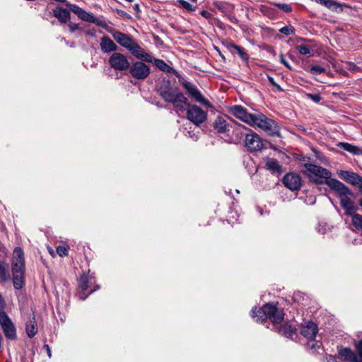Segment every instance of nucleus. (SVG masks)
<instances>
[{
  "mask_svg": "<svg viewBox=\"0 0 362 362\" xmlns=\"http://www.w3.org/2000/svg\"><path fill=\"white\" fill-rule=\"evenodd\" d=\"M108 62L110 66L117 71H125L129 67V62L127 58L122 54L114 52L110 57Z\"/></svg>",
  "mask_w": 362,
  "mask_h": 362,
  "instance_id": "obj_9",
  "label": "nucleus"
},
{
  "mask_svg": "<svg viewBox=\"0 0 362 362\" xmlns=\"http://www.w3.org/2000/svg\"><path fill=\"white\" fill-rule=\"evenodd\" d=\"M214 6L224 14L230 13L234 6L228 2L216 1L213 3Z\"/></svg>",
  "mask_w": 362,
  "mask_h": 362,
  "instance_id": "obj_26",
  "label": "nucleus"
},
{
  "mask_svg": "<svg viewBox=\"0 0 362 362\" xmlns=\"http://www.w3.org/2000/svg\"><path fill=\"white\" fill-rule=\"evenodd\" d=\"M266 309H267L268 317L272 322H281L284 317V310L279 308L274 303L266 304Z\"/></svg>",
  "mask_w": 362,
  "mask_h": 362,
  "instance_id": "obj_15",
  "label": "nucleus"
},
{
  "mask_svg": "<svg viewBox=\"0 0 362 362\" xmlns=\"http://www.w3.org/2000/svg\"><path fill=\"white\" fill-rule=\"evenodd\" d=\"M0 278L2 281H6L9 279V274L6 271L4 264L0 261Z\"/></svg>",
  "mask_w": 362,
  "mask_h": 362,
  "instance_id": "obj_37",
  "label": "nucleus"
},
{
  "mask_svg": "<svg viewBox=\"0 0 362 362\" xmlns=\"http://www.w3.org/2000/svg\"><path fill=\"white\" fill-rule=\"evenodd\" d=\"M44 347L45 348V349L47 351L49 358H51L52 354H51V350H50L49 346L47 344H45Z\"/></svg>",
  "mask_w": 362,
  "mask_h": 362,
  "instance_id": "obj_56",
  "label": "nucleus"
},
{
  "mask_svg": "<svg viewBox=\"0 0 362 362\" xmlns=\"http://www.w3.org/2000/svg\"><path fill=\"white\" fill-rule=\"evenodd\" d=\"M25 330L28 336L30 338L33 337L37 332V327L35 317H33L30 321L26 323Z\"/></svg>",
  "mask_w": 362,
  "mask_h": 362,
  "instance_id": "obj_31",
  "label": "nucleus"
},
{
  "mask_svg": "<svg viewBox=\"0 0 362 362\" xmlns=\"http://www.w3.org/2000/svg\"><path fill=\"white\" fill-rule=\"evenodd\" d=\"M57 252L60 257H64L68 255V250L64 246H59L57 247Z\"/></svg>",
  "mask_w": 362,
  "mask_h": 362,
  "instance_id": "obj_43",
  "label": "nucleus"
},
{
  "mask_svg": "<svg viewBox=\"0 0 362 362\" xmlns=\"http://www.w3.org/2000/svg\"><path fill=\"white\" fill-rule=\"evenodd\" d=\"M182 86L185 89L187 93L191 97L195 102H197L207 108H214L213 105L204 97L199 90L190 82L185 81L182 82Z\"/></svg>",
  "mask_w": 362,
  "mask_h": 362,
  "instance_id": "obj_6",
  "label": "nucleus"
},
{
  "mask_svg": "<svg viewBox=\"0 0 362 362\" xmlns=\"http://www.w3.org/2000/svg\"><path fill=\"white\" fill-rule=\"evenodd\" d=\"M352 216V223L358 229L362 230V215L354 214Z\"/></svg>",
  "mask_w": 362,
  "mask_h": 362,
  "instance_id": "obj_35",
  "label": "nucleus"
},
{
  "mask_svg": "<svg viewBox=\"0 0 362 362\" xmlns=\"http://www.w3.org/2000/svg\"><path fill=\"white\" fill-rule=\"evenodd\" d=\"M53 14L62 23H68L71 18L69 11L59 6L53 10Z\"/></svg>",
  "mask_w": 362,
  "mask_h": 362,
  "instance_id": "obj_22",
  "label": "nucleus"
},
{
  "mask_svg": "<svg viewBox=\"0 0 362 362\" xmlns=\"http://www.w3.org/2000/svg\"><path fill=\"white\" fill-rule=\"evenodd\" d=\"M5 308V301L4 298H2L1 295L0 294V312L4 311Z\"/></svg>",
  "mask_w": 362,
  "mask_h": 362,
  "instance_id": "obj_54",
  "label": "nucleus"
},
{
  "mask_svg": "<svg viewBox=\"0 0 362 362\" xmlns=\"http://www.w3.org/2000/svg\"><path fill=\"white\" fill-rule=\"evenodd\" d=\"M245 145L250 151H261L264 146L261 137L253 132L245 135Z\"/></svg>",
  "mask_w": 362,
  "mask_h": 362,
  "instance_id": "obj_10",
  "label": "nucleus"
},
{
  "mask_svg": "<svg viewBox=\"0 0 362 362\" xmlns=\"http://www.w3.org/2000/svg\"><path fill=\"white\" fill-rule=\"evenodd\" d=\"M323 362H337L335 357L332 355L326 356Z\"/></svg>",
  "mask_w": 362,
  "mask_h": 362,
  "instance_id": "obj_50",
  "label": "nucleus"
},
{
  "mask_svg": "<svg viewBox=\"0 0 362 362\" xmlns=\"http://www.w3.org/2000/svg\"><path fill=\"white\" fill-rule=\"evenodd\" d=\"M69 30L71 33L75 32L77 30H79V25L74 23H69L68 24Z\"/></svg>",
  "mask_w": 362,
  "mask_h": 362,
  "instance_id": "obj_47",
  "label": "nucleus"
},
{
  "mask_svg": "<svg viewBox=\"0 0 362 362\" xmlns=\"http://www.w3.org/2000/svg\"><path fill=\"white\" fill-rule=\"evenodd\" d=\"M95 283L94 278L88 275H82L78 280L79 287L83 291H87Z\"/></svg>",
  "mask_w": 362,
  "mask_h": 362,
  "instance_id": "obj_25",
  "label": "nucleus"
},
{
  "mask_svg": "<svg viewBox=\"0 0 362 362\" xmlns=\"http://www.w3.org/2000/svg\"><path fill=\"white\" fill-rule=\"evenodd\" d=\"M318 230L319 232H321L322 233H325V229H320V228H318Z\"/></svg>",
  "mask_w": 362,
  "mask_h": 362,
  "instance_id": "obj_61",
  "label": "nucleus"
},
{
  "mask_svg": "<svg viewBox=\"0 0 362 362\" xmlns=\"http://www.w3.org/2000/svg\"><path fill=\"white\" fill-rule=\"evenodd\" d=\"M112 37L119 45L127 49L134 41V40L127 34L118 31L115 32L112 34Z\"/></svg>",
  "mask_w": 362,
  "mask_h": 362,
  "instance_id": "obj_20",
  "label": "nucleus"
},
{
  "mask_svg": "<svg viewBox=\"0 0 362 362\" xmlns=\"http://www.w3.org/2000/svg\"><path fill=\"white\" fill-rule=\"evenodd\" d=\"M86 35L95 37H96V30L94 28L88 29L86 32Z\"/></svg>",
  "mask_w": 362,
  "mask_h": 362,
  "instance_id": "obj_49",
  "label": "nucleus"
},
{
  "mask_svg": "<svg viewBox=\"0 0 362 362\" xmlns=\"http://www.w3.org/2000/svg\"><path fill=\"white\" fill-rule=\"evenodd\" d=\"M268 80L272 86L276 85V82L272 76H268Z\"/></svg>",
  "mask_w": 362,
  "mask_h": 362,
  "instance_id": "obj_57",
  "label": "nucleus"
},
{
  "mask_svg": "<svg viewBox=\"0 0 362 362\" xmlns=\"http://www.w3.org/2000/svg\"><path fill=\"white\" fill-rule=\"evenodd\" d=\"M284 185L292 191L298 190L302 185L301 177L299 175L290 173L285 175L283 179Z\"/></svg>",
  "mask_w": 362,
  "mask_h": 362,
  "instance_id": "obj_14",
  "label": "nucleus"
},
{
  "mask_svg": "<svg viewBox=\"0 0 362 362\" xmlns=\"http://www.w3.org/2000/svg\"><path fill=\"white\" fill-rule=\"evenodd\" d=\"M229 120H230V118L226 115L217 116L213 123V127L216 132L218 134L229 132L231 127Z\"/></svg>",
  "mask_w": 362,
  "mask_h": 362,
  "instance_id": "obj_11",
  "label": "nucleus"
},
{
  "mask_svg": "<svg viewBox=\"0 0 362 362\" xmlns=\"http://www.w3.org/2000/svg\"><path fill=\"white\" fill-rule=\"evenodd\" d=\"M339 175L346 181L354 185L359 184L362 180V177L356 173L346 170H341Z\"/></svg>",
  "mask_w": 362,
  "mask_h": 362,
  "instance_id": "obj_23",
  "label": "nucleus"
},
{
  "mask_svg": "<svg viewBox=\"0 0 362 362\" xmlns=\"http://www.w3.org/2000/svg\"><path fill=\"white\" fill-rule=\"evenodd\" d=\"M67 6L69 7V10L76 14L78 16H79L80 13L81 12L82 9L78 6L76 4H68Z\"/></svg>",
  "mask_w": 362,
  "mask_h": 362,
  "instance_id": "obj_41",
  "label": "nucleus"
},
{
  "mask_svg": "<svg viewBox=\"0 0 362 362\" xmlns=\"http://www.w3.org/2000/svg\"><path fill=\"white\" fill-rule=\"evenodd\" d=\"M296 49L298 50V52L303 55L309 54H310V48L308 45H298L296 47Z\"/></svg>",
  "mask_w": 362,
  "mask_h": 362,
  "instance_id": "obj_38",
  "label": "nucleus"
},
{
  "mask_svg": "<svg viewBox=\"0 0 362 362\" xmlns=\"http://www.w3.org/2000/svg\"><path fill=\"white\" fill-rule=\"evenodd\" d=\"M100 47L104 53L116 52L118 49L117 45L107 36L100 39Z\"/></svg>",
  "mask_w": 362,
  "mask_h": 362,
  "instance_id": "obj_18",
  "label": "nucleus"
},
{
  "mask_svg": "<svg viewBox=\"0 0 362 362\" xmlns=\"http://www.w3.org/2000/svg\"><path fill=\"white\" fill-rule=\"evenodd\" d=\"M134 6H135V8H137L139 6H138V4H136Z\"/></svg>",
  "mask_w": 362,
  "mask_h": 362,
  "instance_id": "obj_64",
  "label": "nucleus"
},
{
  "mask_svg": "<svg viewBox=\"0 0 362 362\" xmlns=\"http://www.w3.org/2000/svg\"><path fill=\"white\" fill-rule=\"evenodd\" d=\"M231 47L233 48L237 52V53L239 54V56L241 57L243 60H248V54L243 50V48L234 44L231 45Z\"/></svg>",
  "mask_w": 362,
  "mask_h": 362,
  "instance_id": "obj_36",
  "label": "nucleus"
},
{
  "mask_svg": "<svg viewBox=\"0 0 362 362\" xmlns=\"http://www.w3.org/2000/svg\"><path fill=\"white\" fill-rule=\"evenodd\" d=\"M280 61L281 62L285 65L287 68H288L289 69H291V67L290 66V64H288V62L285 59L284 57L283 54H281L280 55Z\"/></svg>",
  "mask_w": 362,
  "mask_h": 362,
  "instance_id": "obj_51",
  "label": "nucleus"
},
{
  "mask_svg": "<svg viewBox=\"0 0 362 362\" xmlns=\"http://www.w3.org/2000/svg\"><path fill=\"white\" fill-rule=\"evenodd\" d=\"M155 64L160 70L167 73H170L173 70V69L162 59H156Z\"/></svg>",
  "mask_w": 362,
  "mask_h": 362,
  "instance_id": "obj_33",
  "label": "nucleus"
},
{
  "mask_svg": "<svg viewBox=\"0 0 362 362\" xmlns=\"http://www.w3.org/2000/svg\"><path fill=\"white\" fill-rule=\"evenodd\" d=\"M3 338L1 334H0V348L1 347V342H2Z\"/></svg>",
  "mask_w": 362,
  "mask_h": 362,
  "instance_id": "obj_62",
  "label": "nucleus"
},
{
  "mask_svg": "<svg viewBox=\"0 0 362 362\" xmlns=\"http://www.w3.org/2000/svg\"><path fill=\"white\" fill-rule=\"evenodd\" d=\"M276 329L279 333L288 338L293 337V336L296 334L295 329L288 323L283 324L279 327H277Z\"/></svg>",
  "mask_w": 362,
  "mask_h": 362,
  "instance_id": "obj_28",
  "label": "nucleus"
},
{
  "mask_svg": "<svg viewBox=\"0 0 362 362\" xmlns=\"http://www.w3.org/2000/svg\"><path fill=\"white\" fill-rule=\"evenodd\" d=\"M351 193L349 190L348 193H342L339 196L340 204L342 208L344 209L345 214L349 216L353 215L356 210L354 203L351 200Z\"/></svg>",
  "mask_w": 362,
  "mask_h": 362,
  "instance_id": "obj_17",
  "label": "nucleus"
},
{
  "mask_svg": "<svg viewBox=\"0 0 362 362\" xmlns=\"http://www.w3.org/2000/svg\"><path fill=\"white\" fill-rule=\"evenodd\" d=\"M0 327L7 339L14 341L17 339L16 328L4 311L0 312Z\"/></svg>",
  "mask_w": 362,
  "mask_h": 362,
  "instance_id": "obj_5",
  "label": "nucleus"
},
{
  "mask_svg": "<svg viewBox=\"0 0 362 362\" xmlns=\"http://www.w3.org/2000/svg\"><path fill=\"white\" fill-rule=\"evenodd\" d=\"M338 351L344 361L346 362H358V356L350 348L340 347Z\"/></svg>",
  "mask_w": 362,
  "mask_h": 362,
  "instance_id": "obj_21",
  "label": "nucleus"
},
{
  "mask_svg": "<svg viewBox=\"0 0 362 362\" xmlns=\"http://www.w3.org/2000/svg\"><path fill=\"white\" fill-rule=\"evenodd\" d=\"M356 349L358 354V362H362V340L356 344Z\"/></svg>",
  "mask_w": 362,
  "mask_h": 362,
  "instance_id": "obj_44",
  "label": "nucleus"
},
{
  "mask_svg": "<svg viewBox=\"0 0 362 362\" xmlns=\"http://www.w3.org/2000/svg\"><path fill=\"white\" fill-rule=\"evenodd\" d=\"M158 92L160 96L165 102L172 103L177 111H185L187 98L178 90L169 84H165L159 88Z\"/></svg>",
  "mask_w": 362,
  "mask_h": 362,
  "instance_id": "obj_1",
  "label": "nucleus"
},
{
  "mask_svg": "<svg viewBox=\"0 0 362 362\" xmlns=\"http://www.w3.org/2000/svg\"><path fill=\"white\" fill-rule=\"evenodd\" d=\"M346 68L352 71H357L359 70V68L352 62H347Z\"/></svg>",
  "mask_w": 362,
  "mask_h": 362,
  "instance_id": "obj_45",
  "label": "nucleus"
},
{
  "mask_svg": "<svg viewBox=\"0 0 362 362\" xmlns=\"http://www.w3.org/2000/svg\"><path fill=\"white\" fill-rule=\"evenodd\" d=\"M98 288H99V286H96V288L91 289V290L90 291V292H89L88 294H86V295H85V294H84V293H79V295H78V296H79V298H80L81 299H82V300H85V299L87 298V296H88L90 293H91L92 292H93L94 291H95V290H96V289H98Z\"/></svg>",
  "mask_w": 362,
  "mask_h": 362,
  "instance_id": "obj_52",
  "label": "nucleus"
},
{
  "mask_svg": "<svg viewBox=\"0 0 362 362\" xmlns=\"http://www.w3.org/2000/svg\"><path fill=\"white\" fill-rule=\"evenodd\" d=\"M295 30L293 27L284 26L279 30V32L286 35H291L294 33Z\"/></svg>",
  "mask_w": 362,
  "mask_h": 362,
  "instance_id": "obj_42",
  "label": "nucleus"
},
{
  "mask_svg": "<svg viewBox=\"0 0 362 362\" xmlns=\"http://www.w3.org/2000/svg\"><path fill=\"white\" fill-rule=\"evenodd\" d=\"M304 167L303 174L315 184H324L326 182V179L329 178L332 175L331 172L327 169L313 163H305Z\"/></svg>",
  "mask_w": 362,
  "mask_h": 362,
  "instance_id": "obj_2",
  "label": "nucleus"
},
{
  "mask_svg": "<svg viewBox=\"0 0 362 362\" xmlns=\"http://www.w3.org/2000/svg\"><path fill=\"white\" fill-rule=\"evenodd\" d=\"M317 332V326L313 322H305L301 325L300 334L311 341V344L308 343V346H310L311 349H314L315 347L314 341Z\"/></svg>",
  "mask_w": 362,
  "mask_h": 362,
  "instance_id": "obj_8",
  "label": "nucleus"
},
{
  "mask_svg": "<svg viewBox=\"0 0 362 362\" xmlns=\"http://www.w3.org/2000/svg\"><path fill=\"white\" fill-rule=\"evenodd\" d=\"M95 23H96L97 25H98L103 28H105V26H106V24L104 21H98L97 18H96V22Z\"/></svg>",
  "mask_w": 362,
  "mask_h": 362,
  "instance_id": "obj_55",
  "label": "nucleus"
},
{
  "mask_svg": "<svg viewBox=\"0 0 362 362\" xmlns=\"http://www.w3.org/2000/svg\"><path fill=\"white\" fill-rule=\"evenodd\" d=\"M117 13L119 16L124 18H127V19H130L131 18V16L129 14H128L127 12H125L123 10H119L117 9Z\"/></svg>",
  "mask_w": 362,
  "mask_h": 362,
  "instance_id": "obj_48",
  "label": "nucleus"
},
{
  "mask_svg": "<svg viewBox=\"0 0 362 362\" xmlns=\"http://www.w3.org/2000/svg\"><path fill=\"white\" fill-rule=\"evenodd\" d=\"M177 5L188 11H194L196 9V6L192 5L185 0H177Z\"/></svg>",
  "mask_w": 362,
  "mask_h": 362,
  "instance_id": "obj_34",
  "label": "nucleus"
},
{
  "mask_svg": "<svg viewBox=\"0 0 362 362\" xmlns=\"http://www.w3.org/2000/svg\"><path fill=\"white\" fill-rule=\"evenodd\" d=\"M238 127H240H240H243V128L244 127V126H243L242 124H238Z\"/></svg>",
  "mask_w": 362,
  "mask_h": 362,
  "instance_id": "obj_63",
  "label": "nucleus"
},
{
  "mask_svg": "<svg viewBox=\"0 0 362 362\" xmlns=\"http://www.w3.org/2000/svg\"><path fill=\"white\" fill-rule=\"evenodd\" d=\"M266 168L273 173H282V167L279 161L274 158H269L266 162Z\"/></svg>",
  "mask_w": 362,
  "mask_h": 362,
  "instance_id": "obj_29",
  "label": "nucleus"
},
{
  "mask_svg": "<svg viewBox=\"0 0 362 362\" xmlns=\"http://www.w3.org/2000/svg\"><path fill=\"white\" fill-rule=\"evenodd\" d=\"M79 18L84 21H87L89 23H95L96 22V18L95 16L91 13L86 11L85 10L82 9L81 12L80 13L79 16H78Z\"/></svg>",
  "mask_w": 362,
  "mask_h": 362,
  "instance_id": "obj_32",
  "label": "nucleus"
},
{
  "mask_svg": "<svg viewBox=\"0 0 362 362\" xmlns=\"http://www.w3.org/2000/svg\"><path fill=\"white\" fill-rule=\"evenodd\" d=\"M13 286L16 289H21L24 285V271L13 272Z\"/></svg>",
  "mask_w": 362,
  "mask_h": 362,
  "instance_id": "obj_30",
  "label": "nucleus"
},
{
  "mask_svg": "<svg viewBox=\"0 0 362 362\" xmlns=\"http://www.w3.org/2000/svg\"><path fill=\"white\" fill-rule=\"evenodd\" d=\"M200 13L202 16H203L206 19H209L211 17V14L209 11L205 10L202 11Z\"/></svg>",
  "mask_w": 362,
  "mask_h": 362,
  "instance_id": "obj_53",
  "label": "nucleus"
},
{
  "mask_svg": "<svg viewBox=\"0 0 362 362\" xmlns=\"http://www.w3.org/2000/svg\"><path fill=\"white\" fill-rule=\"evenodd\" d=\"M185 110L187 119L196 126L203 124L207 119V112L196 105H189L187 103Z\"/></svg>",
  "mask_w": 362,
  "mask_h": 362,
  "instance_id": "obj_4",
  "label": "nucleus"
},
{
  "mask_svg": "<svg viewBox=\"0 0 362 362\" xmlns=\"http://www.w3.org/2000/svg\"><path fill=\"white\" fill-rule=\"evenodd\" d=\"M251 127H257L272 136L279 135V128L274 120L269 119L263 114H253Z\"/></svg>",
  "mask_w": 362,
  "mask_h": 362,
  "instance_id": "obj_3",
  "label": "nucleus"
},
{
  "mask_svg": "<svg viewBox=\"0 0 362 362\" xmlns=\"http://www.w3.org/2000/svg\"><path fill=\"white\" fill-rule=\"evenodd\" d=\"M308 97L309 98H310L311 100H313L315 103H318L321 100V97L318 94L313 95V94L309 93V94H308Z\"/></svg>",
  "mask_w": 362,
  "mask_h": 362,
  "instance_id": "obj_46",
  "label": "nucleus"
},
{
  "mask_svg": "<svg viewBox=\"0 0 362 362\" xmlns=\"http://www.w3.org/2000/svg\"><path fill=\"white\" fill-rule=\"evenodd\" d=\"M274 6L281 8L282 11L285 12H291L292 10L291 6L289 4H277V3H273L272 4Z\"/></svg>",
  "mask_w": 362,
  "mask_h": 362,
  "instance_id": "obj_39",
  "label": "nucleus"
},
{
  "mask_svg": "<svg viewBox=\"0 0 362 362\" xmlns=\"http://www.w3.org/2000/svg\"><path fill=\"white\" fill-rule=\"evenodd\" d=\"M358 185H359L360 192L362 193V180H361V182Z\"/></svg>",
  "mask_w": 362,
  "mask_h": 362,
  "instance_id": "obj_60",
  "label": "nucleus"
},
{
  "mask_svg": "<svg viewBox=\"0 0 362 362\" xmlns=\"http://www.w3.org/2000/svg\"><path fill=\"white\" fill-rule=\"evenodd\" d=\"M128 50L133 56L136 57L139 59L146 62H153V57L145 52V50L141 48L134 40L128 48Z\"/></svg>",
  "mask_w": 362,
  "mask_h": 362,
  "instance_id": "obj_16",
  "label": "nucleus"
},
{
  "mask_svg": "<svg viewBox=\"0 0 362 362\" xmlns=\"http://www.w3.org/2000/svg\"><path fill=\"white\" fill-rule=\"evenodd\" d=\"M273 86H274L279 91H283L282 88L276 83V85H274Z\"/></svg>",
  "mask_w": 362,
  "mask_h": 362,
  "instance_id": "obj_59",
  "label": "nucleus"
},
{
  "mask_svg": "<svg viewBox=\"0 0 362 362\" xmlns=\"http://www.w3.org/2000/svg\"><path fill=\"white\" fill-rule=\"evenodd\" d=\"M256 308L252 309V317L257 322H264L268 317L267 309H266V304L262 308H259L257 310H256Z\"/></svg>",
  "mask_w": 362,
  "mask_h": 362,
  "instance_id": "obj_24",
  "label": "nucleus"
},
{
  "mask_svg": "<svg viewBox=\"0 0 362 362\" xmlns=\"http://www.w3.org/2000/svg\"><path fill=\"white\" fill-rule=\"evenodd\" d=\"M228 110L230 114L248 125L252 121L253 114L249 113L245 108L240 105L230 106Z\"/></svg>",
  "mask_w": 362,
  "mask_h": 362,
  "instance_id": "obj_12",
  "label": "nucleus"
},
{
  "mask_svg": "<svg viewBox=\"0 0 362 362\" xmlns=\"http://www.w3.org/2000/svg\"><path fill=\"white\" fill-rule=\"evenodd\" d=\"M129 69L131 76L139 80H144L150 74V67L142 62L133 63Z\"/></svg>",
  "mask_w": 362,
  "mask_h": 362,
  "instance_id": "obj_7",
  "label": "nucleus"
},
{
  "mask_svg": "<svg viewBox=\"0 0 362 362\" xmlns=\"http://www.w3.org/2000/svg\"><path fill=\"white\" fill-rule=\"evenodd\" d=\"M337 146L343 148L344 150L354 154L361 155V148L357 146L353 145L346 142H339Z\"/></svg>",
  "mask_w": 362,
  "mask_h": 362,
  "instance_id": "obj_27",
  "label": "nucleus"
},
{
  "mask_svg": "<svg viewBox=\"0 0 362 362\" xmlns=\"http://www.w3.org/2000/svg\"><path fill=\"white\" fill-rule=\"evenodd\" d=\"M325 71V69L319 65H314L310 68V73L315 75L320 74Z\"/></svg>",
  "mask_w": 362,
  "mask_h": 362,
  "instance_id": "obj_40",
  "label": "nucleus"
},
{
  "mask_svg": "<svg viewBox=\"0 0 362 362\" xmlns=\"http://www.w3.org/2000/svg\"><path fill=\"white\" fill-rule=\"evenodd\" d=\"M324 184L328 185L332 189L337 192L339 196L342 193H348L349 189L341 182L336 179L329 178L326 179V182Z\"/></svg>",
  "mask_w": 362,
  "mask_h": 362,
  "instance_id": "obj_19",
  "label": "nucleus"
},
{
  "mask_svg": "<svg viewBox=\"0 0 362 362\" xmlns=\"http://www.w3.org/2000/svg\"><path fill=\"white\" fill-rule=\"evenodd\" d=\"M25 271L24 253L21 247H16L12 259V272Z\"/></svg>",
  "mask_w": 362,
  "mask_h": 362,
  "instance_id": "obj_13",
  "label": "nucleus"
},
{
  "mask_svg": "<svg viewBox=\"0 0 362 362\" xmlns=\"http://www.w3.org/2000/svg\"><path fill=\"white\" fill-rule=\"evenodd\" d=\"M268 9V7H267L266 6H262L260 8L261 11L264 13H265Z\"/></svg>",
  "mask_w": 362,
  "mask_h": 362,
  "instance_id": "obj_58",
  "label": "nucleus"
}]
</instances>
